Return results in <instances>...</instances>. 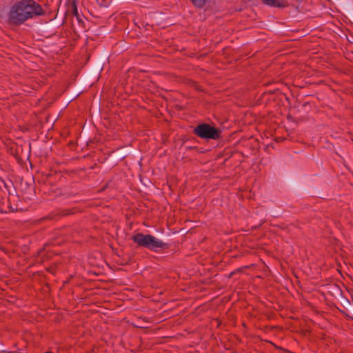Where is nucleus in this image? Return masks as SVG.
<instances>
[{"instance_id":"nucleus-26","label":"nucleus","mask_w":353,"mask_h":353,"mask_svg":"<svg viewBox=\"0 0 353 353\" xmlns=\"http://www.w3.org/2000/svg\"><path fill=\"white\" fill-rule=\"evenodd\" d=\"M297 2L301 3V0H296Z\"/></svg>"},{"instance_id":"nucleus-17","label":"nucleus","mask_w":353,"mask_h":353,"mask_svg":"<svg viewBox=\"0 0 353 353\" xmlns=\"http://www.w3.org/2000/svg\"><path fill=\"white\" fill-rule=\"evenodd\" d=\"M248 268H249V267H248V265L243 266V267H241V268H239L236 269L234 271H233V272L230 274V276H231L232 275H233V274H235L238 273V272H243V271L244 270H246V269H248Z\"/></svg>"},{"instance_id":"nucleus-15","label":"nucleus","mask_w":353,"mask_h":353,"mask_svg":"<svg viewBox=\"0 0 353 353\" xmlns=\"http://www.w3.org/2000/svg\"><path fill=\"white\" fill-rule=\"evenodd\" d=\"M287 183L290 185H291V186H292V187H294L295 188H299V183L297 182V181L296 179H294L293 178H288V179H287Z\"/></svg>"},{"instance_id":"nucleus-27","label":"nucleus","mask_w":353,"mask_h":353,"mask_svg":"<svg viewBox=\"0 0 353 353\" xmlns=\"http://www.w3.org/2000/svg\"><path fill=\"white\" fill-rule=\"evenodd\" d=\"M334 285H335L336 288H339V287L338 285H336V284H334Z\"/></svg>"},{"instance_id":"nucleus-7","label":"nucleus","mask_w":353,"mask_h":353,"mask_svg":"<svg viewBox=\"0 0 353 353\" xmlns=\"http://www.w3.org/2000/svg\"><path fill=\"white\" fill-rule=\"evenodd\" d=\"M14 211V209L10 205V200L1 196L0 199V212L3 214Z\"/></svg>"},{"instance_id":"nucleus-5","label":"nucleus","mask_w":353,"mask_h":353,"mask_svg":"<svg viewBox=\"0 0 353 353\" xmlns=\"http://www.w3.org/2000/svg\"><path fill=\"white\" fill-rule=\"evenodd\" d=\"M81 210L78 207H73L72 208H57L54 210L47 216L42 218L43 221H59L64 216L75 214L77 213H81Z\"/></svg>"},{"instance_id":"nucleus-10","label":"nucleus","mask_w":353,"mask_h":353,"mask_svg":"<svg viewBox=\"0 0 353 353\" xmlns=\"http://www.w3.org/2000/svg\"><path fill=\"white\" fill-rule=\"evenodd\" d=\"M61 176V174L58 173V172L49 173L46 175V180L49 183H52L54 180L57 179V178H60Z\"/></svg>"},{"instance_id":"nucleus-12","label":"nucleus","mask_w":353,"mask_h":353,"mask_svg":"<svg viewBox=\"0 0 353 353\" xmlns=\"http://www.w3.org/2000/svg\"><path fill=\"white\" fill-rule=\"evenodd\" d=\"M181 140L182 141V145L186 143L188 141H193L194 143L199 142L194 137H190L187 135H183L181 137Z\"/></svg>"},{"instance_id":"nucleus-6","label":"nucleus","mask_w":353,"mask_h":353,"mask_svg":"<svg viewBox=\"0 0 353 353\" xmlns=\"http://www.w3.org/2000/svg\"><path fill=\"white\" fill-rule=\"evenodd\" d=\"M130 154H138V152L131 148L121 147L114 151H111L108 156L110 157L109 162L114 163L117 165L120 161H123Z\"/></svg>"},{"instance_id":"nucleus-20","label":"nucleus","mask_w":353,"mask_h":353,"mask_svg":"<svg viewBox=\"0 0 353 353\" xmlns=\"http://www.w3.org/2000/svg\"><path fill=\"white\" fill-rule=\"evenodd\" d=\"M123 261H125L121 263L122 265H126L130 264L132 262L130 257H128V259H123Z\"/></svg>"},{"instance_id":"nucleus-8","label":"nucleus","mask_w":353,"mask_h":353,"mask_svg":"<svg viewBox=\"0 0 353 353\" xmlns=\"http://www.w3.org/2000/svg\"><path fill=\"white\" fill-rule=\"evenodd\" d=\"M262 3L270 7L283 8L288 6L283 0H262Z\"/></svg>"},{"instance_id":"nucleus-21","label":"nucleus","mask_w":353,"mask_h":353,"mask_svg":"<svg viewBox=\"0 0 353 353\" xmlns=\"http://www.w3.org/2000/svg\"><path fill=\"white\" fill-rule=\"evenodd\" d=\"M279 24V22H276L275 24H273V25H270V28L273 29V30H280L281 28H279L277 25Z\"/></svg>"},{"instance_id":"nucleus-18","label":"nucleus","mask_w":353,"mask_h":353,"mask_svg":"<svg viewBox=\"0 0 353 353\" xmlns=\"http://www.w3.org/2000/svg\"><path fill=\"white\" fill-rule=\"evenodd\" d=\"M56 17H55L54 19H50L51 22L49 24L46 25V26L47 28H50L58 24V21L56 20Z\"/></svg>"},{"instance_id":"nucleus-11","label":"nucleus","mask_w":353,"mask_h":353,"mask_svg":"<svg viewBox=\"0 0 353 353\" xmlns=\"http://www.w3.org/2000/svg\"><path fill=\"white\" fill-rule=\"evenodd\" d=\"M190 2L192 3V5L199 9L203 8L205 3L207 0H190Z\"/></svg>"},{"instance_id":"nucleus-22","label":"nucleus","mask_w":353,"mask_h":353,"mask_svg":"<svg viewBox=\"0 0 353 353\" xmlns=\"http://www.w3.org/2000/svg\"><path fill=\"white\" fill-rule=\"evenodd\" d=\"M302 106L303 107L310 106V103L309 102H305L304 103L302 104Z\"/></svg>"},{"instance_id":"nucleus-19","label":"nucleus","mask_w":353,"mask_h":353,"mask_svg":"<svg viewBox=\"0 0 353 353\" xmlns=\"http://www.w3.org/2000/svg\"><path fill=\"white\" fill-rule=\"evenodd\" d=\"M97 2L99 4V6H100L107 7L108 5L106 0H97Z\"/></svg>"},{"instance_id":"nucleus-1","label":"nucleus","mask_w":353,"mask_h":353,"mask_svg":"<svg viewBox=\"0 0 353 353\" xmlns=\"http://www.w3.org/2000/svg\"><path fill=\"white\" fill-rule=\"evenodd\" d=\"M46 11L34 0H12L7 14V23L18 27L26 21L45 16Z\"/></svg>"},{"instance_id":"nucleus-2","label":"nucleus","mask_w":353,"mask_h":353,"mask_svg":"<svg viewBox=\"0 0 353 353\" xmlns=\"http://www.w3.org/2000/svg\"><path fill=\"white\" fill-rule=\"evenodd\" d=\"M109 63V57L108 56V53L102 52L96 59L93 65L90 68V70L85 73V74L82 77L81 81L79 82L77 87L74 90L70 93V94L68 97V100L70 102L76 99L78 97L80 96L84 91L81 90L88 83L90 82V81L98 74L97 80L100 77V73L103 70L104 65Z\"/></svg>"},{"instance_id":"nucleus-3","label":"nucleus","mask_w":353,"mask_h":353,"mask_svg":"<svg viewBox=\"0 0 353 353\" xmlns=\"http://www.w3.org/2000/svg\"><path fill=\"white\" fill-rule=\"evenodd\" d=\"M131 239L137 244V248H143L151 251L157 252L158 249L164 250L170 248V244L163 242L150 234L138 232L133 234Z\"/></svg>"},{"instance_id":"nucleus-9","label":"nucleus","mask_w":353,"mask_h":353,"mask_svg":"<svg viewBox=\"0 0 353 353\" xmlns=\"http://www.w3.org/2000/svg\"><path fill=\"white\" fill-rule=\"evenodd\" d=\"M72 14V15L77 17V18L79 17V13L77 10V5L75 0L72 1L70 6L68 8L67 11L65 12V14L67 15L68 13Z\"/></svg>"},{"instance_id":"nucleus-13","label":"nucleus","mask_w":353,"mask_h":353,"mask_svg":"<svg viewBox=\"0 0 353 353\" xmlns=\"http://www.w3.org/2000/svg\"><path fill=\"white\" fill-rule=\"evenodd\" d=\"M185 150H196L198 153L203 154L205 151L201 148H199L197 145H191L185 146Z\"/></svg>"},{"instance_id":"nucleus-14","label":"nucleus","mask_w":353,"mask_h":353,"mask_svg":"<svg viewBox=\"0 0 353 353\" xmlns=\"http://www.w3.org/2000/svg\"><path fill=\"white\" fill-rule=\"evenodd\" d=\"M60 264V263H54L53 265H51L50 266L46 268V270L48 272H50L54 274L57 271L58 265H59Z\"/></svg>"},{"instance_id":"nucleus-4","label":"nucleus","mask_w":353,"mask_h":353,"mask_svg":"<svg viewBox=\"0 0 353 353\" xmlns=\"http://www.w3.org/2000/svg\"><path fill=\"white\" fill-rule=\"evenodd\" d=\"M223 130L216 127L213 122L199 123L193 128L192 133L201 139L209 141L210 140H219L223 138Z\"/></svg>"},{"instance_id":"nucleus-16","label":"nucleus","mask_w":353,"mask_h":353,"mask_svg":"<svg viewBox=\"0 0 353 353\" xmlns=\"http://www.w3.org/2000/svg\"><path fill=\"white\" fill-rule=\"evenodd\" d=\"M190 85L191 86L194 87L196 90H199L201 92L203 91V90L201 88V86L200 85H199V83L195 81L191 80L190 82Z\"/></svg>"},{"instance_id":"nucleus-24","label":"nucleus","mask_w":353,"mask_h":353,"mask_svg":"<svg viewBox=\"0 0 353 353\" xmlns=\"http://www.w3.org/2000/svg\"><path fill=\"white\" fill-rule=\"evenodd\" d=\"M97 165V163H95L93 166H91V168H91V169H93V168H95Z\"/></svg>"},{"instance_id":"nucleus-28","label":"nucleus","mask_w":353,"mask_h":353,"mask_svg":"<svg viewBox=\"0 0 353 353\" xmlns=\"http://www.w3.org/2000/svg\"><path fill=\"white\" fill-rule=\"evenodd\" d=\"M351 140L353 141V138H351Z\"/></svg>"},{"instance_id":"nucleus-23","label":"nucleus","mask_w":353,"mask_h":353,"mask_svg":"<svg viewBox=\"0 0 353 353\" xmlns=\"http://www.w3.org/2000/svg\"><path fill=\"white\" fill-rule=\"evenodd\" d=\"M69 283V279H67L66 281H63V285H66V284H68Z\"/></svg>"},{"instance_id":"nucleus-25","label":"nucleus","mask_w":353,"mask_h":353,"mask_svg":"<svg viewBox=\"0 0 353 353\" xmlns=\"http://www.w3.org/2000/svg\"><path fill=\"white\" fill-rule=\"evenodd\" d=\"M66 19V17H65L64 20L63 21L62 23L61 24H63L64 23H65V20Z\"/></svg>"}]
</instances>
